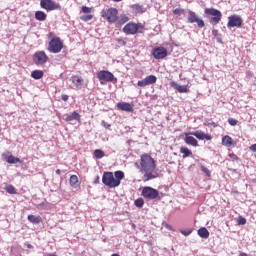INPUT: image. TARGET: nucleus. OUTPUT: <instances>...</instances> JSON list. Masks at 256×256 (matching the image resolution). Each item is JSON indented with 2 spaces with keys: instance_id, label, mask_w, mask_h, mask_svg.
Instances as JSON below:
<instances>
[{
  "instance_id": "2",
  "label": "nucleus",
  "mask_w": 256,
  "mask_h": 256,
  "mask_svg": "<svg viewBox=\"0 0 256 256\" xmlns=\"http://www.w3.org/2000/svg\"><path fill=\"white\" fill-rule=\"evenodd\" d=\"M125 179V173L121 170L113 172H104L102 176V183L109 187L110 189H114L115 187H119L121 185V181Z\"/></svg>"
},
{
  "instance_id": "6",
  "label": "nucleus",
  "mask_w": 256,
  "mask_h": 256,
  "mask_svg": "<svg viewBox=\"0 0 256 256\" xmlns=\"http://www.w3.org/2000/svg\"><path fill=\"white\" fill-rule=\"evenodd\" d=\"M61 49H63V42L59 37L52 38L49 42L48 51L50 53H61Z\"/></svg>"
},
{
  "instance_id": "41",
  "label": "nucleus",
  "mask_w": 256,
  "mask_h": 256,
  "mask_svg": "<svg viewBox=\"0 0 256 256\" xmlns=\"http://www.w3.org/2000/svg\"><path fill=\"white\" fill-rule=\"evenodd\" d=\"M61 99H62V101H69V95L63 94V95L61 96Z\"/></svg>"
},
{
  "instance_id": "31",
  "label": "nucleus",
  "mask_w": 256,
  "mask_h": 256,
  "mask_svg": "<svg viewBox=\"0 0 256 256\" xmlns=\"http://www.w3.org/2000/svg\"><path fill=\"white\" fill-rule=\"evenodd\" d=\"M134 205L136 207H143V205H145V200H143V198H138L135 200Z\"/></svg>"
},
{
  "instance_id": "36",
  "label": "nucleus",
  "mask_w": 256,
  "mask_h": 256,
  "mask_svg": "<svg viewBox=\"0 0 256 256\" xmlns=\"http://www.w3.org/2000/svg\"><path fill=\"white\" fill-rule=\"evenodd\" d=\"M237 223H238V225H245V223H247V219L240 216L237 220Z\"/></svg>"
},
{
  "instance_id": "42",
  "label": "nucleus",
  "mask_w": 256,
  "mask_h": 256,
  "mask_svg": "<svg viewBox=\"0 0 256 256\" xmlns=\"http://www.w3.org/2000/svg\"><path fill=\"white\" fill-rule=\"evenodd\" d=\"M101 125L103 126V127H105L106 129H109V127H111V125H109L107 122H105V121H102L101 122Z\"/></svg>"
},
{
  "instance_id": "11",
  "label": "nucleus",
  "mask_w": 256,
  "mask_h": 256,
  "mask_svg": "<svg viewBox=\"0 0 256 256\" xmlns=\"http://www.w3.org/2000/svg\"><path fill=\"white\" fill-rule=\"evenodd\" d=\"M188 22L197 23L200 29H203V27H205V22L203 21V19H199V16H197V14L191 10L188 11Z\"/></svg>"
},
{
  "instance_id": "33",
  "label": "nucleus",
  "mask_w": 256,
  "mask_h": 256,
  "mask_svg": "<svg viewBox=\"0 0 256 256\" xmlns=\"http://www.w3.org/2000/svg\"><path fill=\"white\" fill-rule=\"evenodd\" d=\"M127 21H129V17L123 15L120 17L119 23L120 25H124V23H127Z\"/></svg>"
},
{
  "instance_id": "46",
  "label": "nucleus",
  "mask_w": 256,
  "mask_h": 256,
  "mask_svg": "<svg viewBox=\"0 0 256 256\" xmlns=\"http://www.w3.org/2000/svg\"><path fill=\"white\" fill-rule=\"evenodd\" d=\"M28 249H33V245H31V244H28Z\"/></svg>"
},
{
  "instance_id": "32",
  "label": "nucleus",
  "mask_w": 256,
  "mask_h": 256,
  "mask_svg": "<svg viewBox=\"0 0 256 256\" xmlns=\"http://www.w3.org/2000/svg\"><path fill=\"white\" fill-rule=\"evenodd\" d=\"M80 19L82 21H91V19H93V15H91V14L83 15V16L80 17Z\"/></svg>"
},
{
  "instance_id": "17",
  "label": "nucleus",
  "mask_w": 256,
  "mask_h": 256,
  "mask_svg": "<svg viewBox=\"0 0 256 256\" xmlns=\"http://www.w3.org/2000/svg\"><path fill=\"white\" fill-rule=\"evenodd\" d=\"M170 87L177 89L178 93H189V89L187 88V85H179L175 81L170 82Z\"/></svg>"
},
{
  "instance_id": "19",
  "label": "nucleus",
  "mask_w": 256,
  "mask_h": 256,
  "mask_svg": "<svg viewBox=\"0 0 256 256\" xmlns=\"http://www.w3.org/2000/svg\"><path fill=\"white\" fill-rule=\"evenodd\" d=\"M117 107L120 111H127L128 113H131V111H133V106L127 102H120L117 104Z\"/></svg>"
},
{
  "instance_id": "44",
  "label": "nucleus",
  "mask_w": 256,
  "mask_h": 256,
  "mask_svg": "<svg viewBox=\"0 0 256 256\" xmlns=\"http://www.w3.org/2000/svg\"><path fill=\"white\" fill-rule=\"evenodd\" d=\"M239 256H248V255H247V253H245V252H241V253L239 254Z\"/></svg>"
},
{
  "instance_id": "27",
  "label": "nucleus",
  "mask_w": 256,
  "mask_h": 256,
  "mask_svg": "<svg viewBox=\"0 0 256 256\" xmlns=\"http://www.w3.org/2000/svg\"><path fill=\"white\" fill-rule=\"evenodd\" d=\"M180 153L183 154V159H185L186 157H191V155H193V152H191V150H189V148L187 147H181Z\"/></svg>"
},
{
  "instance_id": "20",
  "label": "nucleus",
  "mask_w": 256,
  "mask_h": 256,
  "mask_svg": "<svg viewBox=\"0 0 256 256\" xmlns=\"http://www.w3.org/2000/svg\"><path fill=\"white\" fill-rule=\"evenodd\" d=\"M198 235L201 237V239H209V230H207L205 227H202L198 229Z\"/></svg>"
},
{
  "instance_id": "8",
  "label": "nucleus",
  "mask_w": 256,
  "mask_h": 256,
  "mask_svg": "<svg viewBox=\"0 0 256 256\" xmlns=\"http://www.w3.org/2000/svg\"><path fill=\"white\" fill-rule=\"evenodd\" d=\"M142 195L145 199H157L159 191L153 187L146 186L142 189Z\"/></svg>"
},
{
  "instance_id": "1",
  "label": "nucleus",
  "mask_w": 256,
  "mask_h": 256,
  "mask_svg": "<svg viewBox=\"0 0 256 256\" xmlns=\"http://www.w3.org/2000/svg\"><path fill=\"white\" fill-rule=\"evenodd\" d=\"M141 171L144 172L143 181H151L157 179L158 174L155 171L157 165H155V159L149 154H143L140 162Z\"/></svg>"
},
{
  "instance_id": "29",
  "label": "nucleus",
  "mask_w": 256,
  "mask_h": 256,
  "mask_svg": "<svg viewBox=\"0 0 256 256\" xmlns=\"http://www.w3.org/2000/svg\"><path fill=\"white\" fill-rule=\"evenodd\" d=\"M94 157H96V159H103L105 157V152L101 149H96L94 151Z\"/></svg>"
},
{
  "instance_id": "45",
  "label": "nucleus",
  "mask_w": 256,
  "mask_h": 256,
  "mask_svg": "<svg viewBox=\"0 0 256 256\" xmlns=\"http://www.w3.org/2000/svg\"><path fill=\"white\" fill-rule=\"evenodd\" d=\"M56 175H61V170L57 169L56 170Z\"/></svg>"
},
{
  "instance_id": "9",
  "label": "nucleus",
  "mask_w": 256,
  "mask_h": 256,
  "mask_svg": "<svg viewBox=\"0 0 256 256\" xmlns=\"http://www.w3.org/2000/svg\"><path fill=\"white\" fill-rule=\"evenodd\" d=\"M69 81H70V87L74 91H79V89H82L84 81L81 76H77V75L71 76Z\"/></svg>"
},
{
  "instance_id": "30",
  "label": "nucleus",
  "mask_w": 256,
  "mask_h": 256,
  "mask_svg": "<svg viewBox=\"0 0 256 256\" xmlns=\"http://www.w3.org/2000/svg\"><path fill=\"white\" fill-rule=\"evenodd\" d=\"M78 183H79V178L77 177V175H72L70 177V185H71V187H77Z\"/></svg>"
},
{
  "instance_id": "3",
  "label": "nucleus",
  "mask_w": 256,
  "mask_h": 256,
  "mask_svg": "<svg viewBox=\"0 0 256 256\" xmlns=\"http://www.w3.org/2000/svg\"><path fill=\"white\" fill-rule=\"evenodd\" d=\"M117 15H119L117 8H109L101 11V17L106 19L108 23H115L117 21Z\"/></svg>"
},
{
  "instance_id": "21",
  "label": "nucleus",
  "mask_w": 256,
  "mask_h": 256,
  "mask_svg": "<svg viewBox=\"0 0 256 256\" xmlns=\"http://www.w3.org/2000/svg\"><path fill=\"white\" fill-rule=\"evenodd\" d=\"M27 219L30 223H33L34 225H39V223H41V216H35L30 214L28 215Z\"/></svg>"
},
{
  "instance_id": "24",
  "label": "nucleus",
  "mask_w": 256,
  "mask_h": 256,
  "mask_svg": "<svg viewBox=\"0 0 256 256\" xmlns=\"http://www.w3.org/2000/svg\"><path fill=\"white\" fill-rule=\"evenodd\" d=\"M7 163H9L10 165H16V163H21V159L13 156V155H10L7 157L6 159Z\"/></svg>"
},
{
  "instance_id": "47",
  "label": "nucleus",
  "mask_w": 256,
  "mask_h": 256,
  "mask_svg": "<svg viewBox=\"0 0 256 256\" xmlns=\"http://www.w3.org/2000/svg\"><path fill=\"white\" fill-rule=\"evenodd\" d=\"M136 9H138V10H139V9H141V6H139V5H136Z\"/></svg>"
},
{
  "instance_id": "39",
  "label": "nucleus",
  "mask_w": 256,
  "mask_h": 256,
  "mask_svg": "<svg viewBox=\"0 0 256 256\" xmlns=\"http://www.w3.org/2000/svg\"><path fill=\"white\" fill-rule=\"evenodd\" d=\"M174 15H181V13H183L182 9L176 8L173 10Z\"/></svg>"
},
{
  "instance_id": "14",
  "label": "nucleus",
  "mask_w": 256,
  "mask_h": 256,
  "mask_svg": "<svg viewBox=\"0 0 256 256\" xmlns=\"http://www.w3.org/2000/svg\"><path fill=\"white\" fill-rule=\"evenodd\" d=\"M228 19H229V21H228L227 27L229 29H231V27L239 28L243 24V20L240 18V16L232 15V16H229Z\"/></svg>"
},
{
  "instance_id": "43",
  "label": "nucleus",
  "mask_w": 256,
  "mask_h": 256,
  "mask_svg": "<svg viewBox=\"0 0 256 256\" xmlns=\"http://www.w3.org/2000/svg\"><path fill=\"white\" fill-rule=\"evenodd\" d=\"M250 151H253L254 153H256V144H253L250 146Z\"/></svg>"
},
{
  "instance_id": "25",
  "label": "nucleus",
  "mask_w": 256,
  "mask_h": 256,
  "mask_svg": "<svg viewBox=\"0 0 256 256\" xmlns=\"http://www.w3.org/2000/svg\"><path fill=\"white\" fill-rule=\"evenodd\" d=\"M4 189L6 193H9V195H16L17 193V189H15V186L11 184H7Z\"/></svg>"
},
{
  "instance_id": "49",
  "label": "nucleus",
  "mask_w": 256,
  "mask_h": 256,
  "mask_svg": "<svg viewBox=\"0 0 256 256\" xmlns=\"http://www.w3.org/2000/svg\"><path fill=\"white\" fill-rule=\"evenodd\" d=\"M113 1H115L116 3H119V1H121V0H113Z\"/></svg>"
},
{
  "instance_id": "22",
  "label": "nucleus",
  "mask_w": 256,
  "mask_h": 256,
  "mask_svg": "<svg viewBox=\"0 0 256 256\" xmlns=\"http://www.w3.org/2000/svg\"><path fill=\"white\" fill-rule=\"evenodd\" d=\"M222 145H224L225 147H231L233 145V138L227 135L224 136L222 138Z\"/></svg>"
},
{
  "instance_id": "13",
  "label": "nucleus",
  "mask_w": 256,
  "mask_h": 256,
  "mask_svg": "<svg viewBox=\"0 0 256 256\" xmlns=\"http://www.w3.org/2000/svg\"><path fill=\"white\" fill-rule=\"evenodd\" d=\"M152 55L154 59H165L167 57L168 52L165 47H155L152 49Z\"/></svg>"
},
{
  "instance_id": "26",
  "label": "nucleus",
  "mask_w": 256,
  "mask_h": 256,
  "mask_svg": "<svg viewBox=\"0 0 256 256\" xmlns=\"http://www.w3.org/2000/svg\"><path fill=\"white\" fill-rule=\"evenodd\" d=\"M42 77H43V71H41V70H34L31 73L32 79L39 80V79H42Z\"/></svg>"
},
{
  "instance_id": "4",
  "label": "nucleus",
  "mask_w": 256,
  "mask_h": 256,
  "mask_svg": "<svg viewBox=\"0 0 256 256\" xmlns=\"http://www.w3.org/2000/svg\"><path fill=\"white\" fill-rule=\"evenodd\" d=\"M204 13L206 15H211V18H210L211 25H217V23H219V21H221L222 14H221V11H219L217 9L206 8L204 10Z\"/></svg>"
},
{
  "instance_id": "37",
  "label": "nucleus",
  "mask_w": 256,
  "mask_h": 256,
  "mask_svg": "<svg viewBox=\"0 0 256 256\" xmlns=\"http://www.w3.org/2000/svg\"><path fill=\"white\" fill-rule=\"evenodd\" d=\"M228 123H229V125H231V127H235V125H237L238 121L235 120L234 118H229Z\"/></svg>"
},
{
  "instance_id": "5",
  "label": "nucleus",
  "mask_w": 256,
  "mask_h": 256,
  "mask_svg": "<svg viewBox=\"0 0 256 256\" xmlns=\"http://www.w3.org/2000/svg\"><path fill=\"white\" fill-rule=\"evenodd\" d=\"M40 7L46 11L61 10V5L53 0H40Z\"/></svg>"
},
{
  "instance_id": "28",
  "label": "nucleus",
  "mask_w": 256,
  "mask_h": 256,
  "mask_svg": "<svg viewBox=\"0 0 256 256\" xmlns=\"http://www.w3.org/2000/svg\"><path fill=\"white\" fill-rule=\"evenodd\" d=\"M144 79H145L147 85H153V84L157 83V76H155V75H149Z\"/></svg>"
},
{
  "instance_id": "35",
  "label": "nucleus",
  "mask_w": 256,
  "mask_h": 256,
  "mask_svg": "<svg viewBox=\"0 0 256 256\" xmlns=\"http://www.w3.org/2000/svg\"><path fill=\"white\" fill-rule=\"evenodd\" d=\"M138 87H147V81L145 80V78L143 80H139L137 83Z\"/></svg>"
},
{
  "instance_id": "18",
  "label": "nucleus",
  "mask_w": 256,
  "mask_h": 256,
  "mask_svg": "<svg viewBox=\"0 0 256 256\" xmlns=\"http://www.w3.org/2000/svg\"><path fill=\"white\" fill-rule=\"evenodd\" d=\"M64 121H81V115L74 111L70 115H64Z\"/></svg>"
},
{
  "instance_id": "48",
  "label": "nucleus",
  "mask_w": 256,
  "mask_h": 256,
  "mask_svg": "<svg viewBox=\"0 0 256 256\" xmlns=\"http://www.w3.org/2000/svg\"><path fill=\"white\" fill-rule=\"evenodd\" d=\"M111 256H120L119 254H112Z\"/></svg>"
},
{
  "instance_id": "15",
  "label": "nucleus",
  "mask_w": 256,
  "mask_h": 256,
  "mask_svg": "<svg viewBox=\"0 0 256 256\" xmlns=\"http://www.w3.org/2000/svg\"><path fill=\"white\" fill-rule=\"evenodd\" d=\"M191 135H193V137H196V139H199L200 141H211V139H213L211 135L206 134L205 132L199 130L191 132Z\"/></svg>"
},
{
  "instance_id": "7",
  "label": "nucleus",
  "mask_w": 256,
  "mask_h": 256,
  "mask_svg": "<svg viewBox=\"0 0 256 256\" xmlns=\"http://www.w3.org/2000/svg\"><path fill=\"white\" fill-rule=\"evenodd\" d=\"M97 77L99 81L103 83H117V78L113 75V73L107 71V70H102L97 74Z\"/></svg>"
},
{
  "instance_id": "34",
  "label": "nucleus",
  "mask_w": 256,
  "mask_h": 256,
  "mask_svg": "<svg viewBox=\"0 0 256 256\" xmlns=\"http://www.w3.org/2000/svg\"><path fill=\"white\" fill-rule=\"evenodd\" d=\"M201 171H202V173H205V175H207V177H211V171H209L207 169V167L201 166Z\"/></svg>"
},
{
  "instance_id": "16",
  "label": "nucleus",
  "mask_w": 256,
  "mask_h": 256,
  "mask_svg": "<svg viewBox=\"0 0 256 256\" xmlns=\"http://www.w3.org/2000/svg\"><path fill=\"white\" fill-rule=\"evenodd\" d=\"M185 144L186 145H191L192 147H198L199 142L195 137H193V134L191 132L185 133V138H184Z\"/></svg>"
},
{
  "instance_id": "10",
  "label": "nucleus",
  "mask_w": 256,
  "mask_h": 256,
  "mask_svg": "<svg viewBox=\"0 0 256 256\" xmlns=\"http://www.w3.org/2000/svg\"><path fill=\"white\" fill-rule=\"evenodd\" d=\"M48 59L49 57H47V54L44 51H38L33 56L35 65H45Z\"/></svg>"
},
{
  "instance_id": "12",
  "label": "nucleus",
  "mask_w": 256,
  "mask_h": 256,
  "mask_svg": "<svg viewBox=\"0 0 256 256\" xmlns=\"http://www.w3.org/2000/svg\"><path fill=\"white\" fill-rule=\"evenodd\" d=\"M137 31H139V24L129 22L123 28V32L126 35H137Z\"/></svg>"
},
{
  "instance_id": "40",
  "label": "nucleus",
  "mask_w": 256,
  "mask_h": 256,
  "mask_svg": "<svg viewBox=\"0 0 256 256\" xmlns=\"http://www.w3.org/2000/svg\"><path fill=\"white\" fill-rule=\"evenodd\" d=\"M182 235H185V237L191 235V230H182L181 231Z\"/></svg>"
},
{
  "instance_id": "38",
  "label": "nucleus",
  "mask_w": 256,
  "mask_h": 256,
  "mask_svg": "<svg viewBox=\"0 0 256 256\" xmlns=\"http://www.w3.org/2000/svg\"><path fill=\"white\" fill-rule=\"evenodd\" d=\"M82 13H91V8L87 6L82 7Z\"/></svg>"
},
{
  "instance_id": "23",
  "label": "nucleus",
  "mask_w": 256,
  "mask_h": 256,
  "mask_svg": "<svg viewBox=\"0 0 256 256\" xmlns=\"http://www.w3.org/2000/svg\"><path fill=\"white\" fill-rule=\"evenodd\" d=\"M35 19H37V21H45V19H47V14L43 11H36Z\"/></svg>"
}]
</instances>
